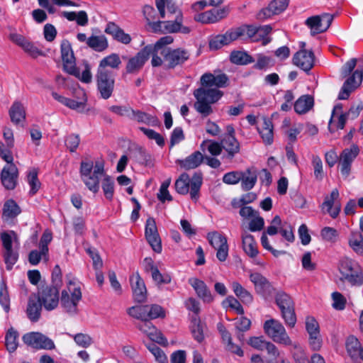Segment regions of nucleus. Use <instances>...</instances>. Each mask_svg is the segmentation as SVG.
Instances as JSON below:
<instances>
[{
	"instance_id": "obj_1",
	"label": "nucleus",
	"mask_w": 363,
	"mask_h": 363,
	"mask_svg": "<svg viewBox=\"0 0 363 363\" xmlns=\"http://www.w3.org/2000/svg\"><path fill=\"white\" fill-rule=\"evenodd\" d=\"M81 179L86 188L96 194L100 189V181L101 188L106 199L111 201L114 195V180L108 175L104 169V164L102 161L91 160L82 161L80 164Z\"/></svg>"
},
{
	"instance_id": "obj_2",
	"label": "nucleus",
	"mask_w": 363,
	"mask_h": 363,
	"mask_svg": "<svg viewBox=\"0 0 363 363\" xmlns=\"http://www.w3.org/2000/svg\"><path fill=\"white\" fill-rule=\"evenodd\" d=\"M203 177L201 172H195L190 179L186 173H183L175 182V189L179 194L185 195L189 192L191 199L196 201L199 198V191L202 185Z\"/></svg>"
},
{
	"instance_id": "obj_3",
	"label": "nucleus",
	"mask_w": 363,
	"mask_h": 363,
	"mask_svg": "<svg viewBox=\"0 0 363 363\" xmlns=\"http://www.w3.org/2000/svg\"><path fill=\"white\" fill-rule=\"evenodd\" d=\"M194 95L196 99L194 104L196 110L203 116H207L212 112L211 104L220 99L222 92L217 89L198 88Z\"/></svg>"
},
{
	"instance_id": "obj_4",
	"label": "nucleus",
	"mask_w": 363,
	"mask_h": 363,
	"mask_svg": "<svg viewBox=\"0 0 363 363\" xmlns=\"http://www.w3.org/2000/svg\"><path fill=\"white\" fill-rule=\"evenodd\" d=\"M82 297L80 286L69 281L66 289L62 291L60 304L65 312L70 315L77 313V306Z\"/></svg>"
},
{
	"instance_id": "obj_5",
	"label": "nucleus",
	"mask_w": 363,
	"mask_h": 363,
	"mask_svg": "<svg viewBox=\"0 0 363 363\" xmlns=\"http://www.w3.org/2000/svg\"><path fill=\"white\" fill-rule=\"evenodd\" d=\"M263 329L265 334L274 342L284 345H292L285 328L279 320L273 318L266 320Z\"/></svg>"
},
{
	"instance_id": "obj_6",
	"label": "nucleus",
	"mask_w": 363,
	"mask_h": 363,
	"mask_svg": "<svg viewBox=\"0 0 363 363\" xmlns=\"http://www.w3.org/2000/svg\"><path fill=\"white\" fill-rule=\"evenodd\" d=\"M339 270L342 279L350 284L361 285L363 282V275L359 265L354 261L345 258L340 261Z\"/></svg>"
},
{
	"instance_id": "obj_7",
	"label": "nucleus",
	"mask_w": 363,
	"mask_h": 363,
	"mask_svg": "<svg viewBox=\"0 0 363 363\" xmlns=\"http://www.w3.org/2000/svg\"><path fill=\"white\" fill-rule=\"evenodd\" d=\"M275 300L285 323L293 328L296 323V317L292 299L284 291H279L276 294Z\"/></svg>"
},
{
	"instance_id": "obj_8",
	"label": "nucleus",
	"mask_w": 363,
	"mask_h": 363,
	"mask_svg": "<svg viewBox=\"0 0 363 363\" xmlns=\"http://www.w3.org/2000/svg\"><path fill=\"white\" fill-rule=\"evenodd\" d=\"M23 342L35 350H51L55 348L52 340L38 332H30L23 335Z\"/></svg>"
},
{
	"instance_id": "obj_9",
	"label": "nucleus",
	"mask_w": 363,
	"mask_h": 363,
	"mask_svg": "<svg viewBox=\"0 0 363 363\" xmlns=\"http://www.w3.org/2000/svg\"><path fill=\"white\" fill-rule=\"evenodd\" d=\"M161 55L169 69H174L177 66L183 65L190 57L189 52L182 48L163 49L161 51Z\"/></svg>"
},
{
	"instance_id": "obj_10",
	"label": "nucleus",
	"mask_w": 363,
	"mask_h": 363,
	"mask_svg": "<svg viewBox=\"0 0 363 363\" xmlns=\"http://www.w3.org/2000/svg\"><path fill=\"white\" fill-rule=\"evenodd\" d=\"M96 79L101 97L104 99H109L113 91L115 84L113 72L97 71Z\"/></svg>"
},
{
	"instance_id": "obj_11",
	"label": "nucleus",
	"mask_w": 363,
	"mask_h": 363,
	"mask_svg": "<svg viewBox=\"0 0 363 363\" xmlns=\"http://www.w3.org/2000/svg\"><path fill=\"white\" fill-rule=\"evenodd\" d=\"M320 208L324 214H328L333 218H336L342 208L339 191L334 189L329 195H326Z\"/></svg>"
},
{
	"instance_id": "obj_12",
	"label": "nucleus",
	"mask_w": 363,
	"mask_h": 363,
	"mask_svg": "<svg viewBox=\"0 0 363 363\" xmlns=\"http://www.w3.org/2000/svg\"><path fill=\"white\" fill-rule=\"evenodd\" d=\"M359 153V148L355 144L352 145L349 148L344 149L340 153L339 157L340 172L344 177H349L352 164Z\"/></svg>"
},
{
	"instance_id": "obj_13",
	"label": "nucleus",
	"mask_w": 363,
	"mask_h": 363,
	"mask_svg": "<svg viewBox=\"0 0 363 363\" xmlns=\"http://www.w3.org/2000/svg\"><path fill=\"white\" fill-rule=\"evenodd\" d=\"M59 289L57 286H46L42 287L37 296L47 311L54 310L59 304Z\"/></svg>"
},
{
	"instance_id": "obj_14",
	"label": "nucleus",
	"mask_w": 363,
	"mask_h": 363,
	"mask_svg": "<svg viewBox=\"0 0 363 363\" xmlns=\"http://www.w3.org/2000/svg\"><path fill=\"white\" fill-rule=\"evenodd\" d=\"M333 20V15L323 13L320 16L308 18L306 21V24L311 29V35H315L326 31L330 26Z\"/></svg>"
},
{
	"instance_id": "obj_15",
	"label": "nucleus",
	"mask_w": 363,
	"mask_h": 363,
	"mask_svg": "<svg viewBox=\"0 0 363 363\" xmlns=\"http://www.w3.org/2000/svg\"><path fill=\"white\" fill-rule=\"evenodd\" d=\"M182 20V13L179 11L174 21H157L150 24V28L155 33L167 34L179 33V21Z\"/></svg>"
},
{
	"instance_id": "obj_16",
	"label": "nucleus",
	"mask_w": 363,
	"mask_h": 363,
	"mask_svg": "<svg viewBox=\"0 0 363 363\" xmlns=\"http://www.w3.org/2000/svg\"><path fill=\"white\" fill-rule=\"evenodd\" d=\"M145 238L152 250L157 253L162 251V244L157 232L155 220L153 218H148L145 228Z\"/></svg>"
},
{
	"instance_id": "obj_17",
	"label": "nucleus",
	"mask_w": 363,
	"mask_h": 363,
	"mask_svg": "<svg viewBox=\"0 0 363 363\" xmlns=\"http://www.w3.org/2000/svg\"><path fill=\"white\" fill-rule=\"evenodd\" d=\"M60 51L63 62V69L68 74H75V57L69 40L65 39L61 42Z\"/></svg>"
},
{
	"instance_id": "obj_18",
	"label": "nucleus",
	"mask_w": 363,
	"mask_h": 363,
	"mask_svg": "<svg viewBox=\"0 0 363 363\" xmlns=\"http://www.w3.org/2000/svg\"><path fill=\"white\" fill-rule=\"evenodd\" d=\"M362 79L363 71L359 69L354 71L345 82L339 93L338 99L340 100L347 99L350 93L361 84Z\"/></svg>"
},
{
	"instance_id": "obj_19",
	"label": "nucleus",
	"mask_w": 363,
	"mask_h": 363,
	"mask_svg": "<svg viewBox=\"0 0 363 363\" xmlns=\"http://www.w3.org/2000/svg\"><path fill=\"white\" fill-rule=\"evenodd\" d=\"M150 47H145L134 57H130L126 65V72L128 74L138 73L150 57Z\"/></svg>"
},
{
	"instance_id": "obj_20",
	"label": "nucleus",
	"mask_w": 363,
	"mask_h": 363,
	"mask_svg": "<svg viewBox=\"0 0 363 363\" xmlns=\"http://www.w3.org/2000/svg\"><path fill=\"white\" fill-rule=\"evenodd\" d=\"M314 61V53L305 49L298 51L293 57V63L305 72H308L313 68Z\"/></svg>"
},
{
	"instance_id": "obj_21",
	"label": "nucleus",
	"mask_w": 363,
	"mask_h": 363,
	"mask_svg": "<svg viewBox=\"0 0 363 363\" xmlns=\"http://www.w3.org/2000/svg\"><path fill=\"white\" fill-rule=\"evenodd\" d=\"M18 172L14 164H6L1 172L2 185L8 190H13L17 184Z\"/></svg>"
},
{
	"instance_id": "obj_22",
	"label": "nucleus",
	"mask_w": 363,
	"mask_h": 363,
	"mask_svg": "<svg viewBox=\"0 0 363 363\" xmlns=\"http://www.w3.org/2000/svg\"><path fill=\"white\" fill-rule=\"evenodd\" d=\"M130 283L134 300L138 303L145 301L147 298V289L144 281L142 279L138 272L130 277Z\"/></svg>"
},
{
	"instance_id": "obj_23",
	"label": "nucleus",
	"mask_w": 363,
	"mask_h": 363,
	"mask_svg": "<svg viewBox=\"0 0 363 363\" xmlns=\"http://www.w3.org/2000/svg\"><path fill=\"white\" fill-rule=\"evenodd\" d=\"M200 82L201 88L218 89V88L224 86L227 82V76L225 74L215 75L207 72L201 77Z\"/></svg>"
},
{
	"instance_id": "obj_24",
	"label": "nucleus",
	"mask_w": 363,
	"mask_h": 363,
	"mask_svg": "<svg viewBox=\"0 0 363 363\" xmlns=\"http://www.w3.org/2000/svg\"><path fill=\"white\" fill-rule=\"evenodd\" d=\"M347 118H349L346 113H342V105L341 104L335 105L333 108L332 116L329 121V130L330 132H334L335 129H343Z\"/></svg>"
},
{
	"instance_id": "obj_25",
	"label": "nucleus",
	"mask_w": 363,
	"mask_h": 363,
	"mask_svg": "<svg viewBox=\"0 0 363 363\" xmlns=\"http://www.w3.org/2000/svg\"><path fill=\"white\" fill-rule=\"evenodd\" d=\"M137 328L142 333L147 335L149 338L153 342L159 344H165L167 342L166 338L153 325L150 320H143L137 325Z\"/></svg>"
},
{
	"instance_id": "obj_26",
	"label": "nucleus",
	"mask_w": 363,
	"mask_h": 363,
	"mask_svg": "<svg viewBox=\"0 0 363 363\" xmlns=\"http://www.w3.org/2000/svg\"><path fill=\"white\" fill-rule=\"evenodd\" d=\"M104 32L111 35L113 40L125 45L129 44L132 40L129 34L125 33L121 28L112 21L106 24Z\"/></svg>"
},
{
	"instance_id": "obj_27",
	"label": "nucleus",
	"mask_w": 363,
	"mask_h": 363,
	"mask_svg": "<svg viewBox=\"0 0 363 363\" xmlns=\"http://www.w3.org/2000/svg\"><path fill=\"white\" fill-rule=\"evenodd\" d=\"M226 16L225 9H213L211 10L205 11L203 13L198 14L195 17V20L202 23H214L225 18Z\"/></svg>"
},
{
	"instance_id": "obj_28",
	"label": "nucleus",
	"mask_w": 363,
	"mask_h": 363,
	"mask_svg": "<svg viewBox=\"0 0 363 363\" xmlns=\"http://www.w3.org/2000/svg\"><path fill=\"white\" fill-rule=\"evenodd\" d=\"M21 213V209L13 199L5 201L2 208V220L6 223H13Z\"/></svg>"
},
{
	"instance_id": "obj_29",
	"label": "nucleus",
	"mask_w": 363,
	"mask_h": 363,
	"mask_svg": "<svg viewBox=\"0 0 363 363\" xmlns=\"http://www.w3.org/2000/svg\"><path fill=\"white\" fill-rule=\"evenodd\" d=\"M42 306L41 301L37 296H30L28 299L26 313L28 318L32 322H37L41 314Z\"/></svg>"
},
{
	"instance_id": "obj_30",
	"label": "nucleus",
	"mask_w": 363,
	"mask_h": 363,
	"mask_svg": "<svg viewBox=\"0 0 363 363\" xmlns=\"http://www.w3.org/2000/svg\"><path fill=\"white\" fill-rule=\"evenodd\" d=\"M250 281L254 284L255 290L262 296L269 294L272 289L270 283L261 274L255 272L250 276Z\"/></svg>"
},
{
	"instance_id": "obj_31",
	"label": "nucleus",
	"mask_w": 363,
	"mask_h": 363,
	"mask_svg": "<svg viewBox=\"0 0 363 363\" xmlns=\"http://www.w3.org/2000/svg\"><path fill=\"white\" fill-rule=\"evenodd\" d=\"M189 283L194 288L198 296L204 302L209 303L213 300L211 291L203 281L197 278H191L189 279Z\"/></svg>"
},
{
	"instance_id": "obj_32",
	"label": "nucleus",
	"mask_w": 363,
	"mask_h": 363,
	"mask_svg": "<svg viewBox=\"0 0 363 363\" xmlns=\"http://www.w3.org/2000/svg\"><path fill=\"white\" fill-rule=\"evenodd\" d=\"M52 96L56 101L72 110L82 111L85 108L86 101V99H83L82 101H77L74 99L63 96L55 91L52 93Z\"/></svg>"
},
{
	"instance_id": "obj_33",
	"label": "nucleus",
	"mask_w": 363,
	"mask_h": 363,
	"mask_svg": "<svg viewBox=\"0 0 363 363\" xmlns=\"http://www.w3.org/2000/svg\"><path fill=\"white\" fill-rule=\"evenodd\" d=\"M204 160V156L200 151H195L185 159L179 161L180 166L186 169L198 167Z\"/></svg>"
},
{
	"instance_id": "obj_34",
	"label": "nucleus",
	"mask_w": 363,
	"mask_h": 363,
	"mask_svg": "<svg viewBox=\"0 0 363 363\" xmlns=\"http://www.w3.org/2000/svg\"><path fill=\"white\" fill-rule=\"evenodd\" d=\"M345 346L347 352L351 359L357 360L359 358L363 347H362L359 340L356 337L349 336L346 340Z\"/></svg>"
},
{
	"instance_id": "obj_35",
	"label": "nucleus",
	"mask_w": 363,
	"mask_h": 363,
	"mask_svg": "<svg viewBox=\"0 0 363 363\" xmlns=\"http://www.w3.org/2000/svg\"><path fill=\"white\" fill-rule=\"evenodd\" d=\"M121 64V60L120 59L119 55L116 53H112L104 57L100 61L97 71L112 72L111 71L107 69V67H109L112 69H118Z\"/></svg>"
},
{
	"instance_id": "obj_36",
	"label": "nucleus",
	"mask_w": 363,
	"mask_h": 363,
	"mask_svg": "<svg viewBox=\"0 0 363 363\" xmlns=\"http://www.w3.org/2000/svg\"><path fill=\"white\" fill-rule=\"evenodd\" d=\"M87 45L96 52H103L108 48V42L104 35H92L87 39Z\"/></svg>"
},
{
	"instance_id": "obj_37",
	"label": "nucleus",
	"mask_w": 363,
	"mask_h": 363,
	"mask_svg": "<svg viewBox=\"0 0 363 363\" xmlns=\"http://www.w3.org/2000/svg\"><path fill=\"white\" fill-rule=\"evenodd\" d=\"M273 129L274 127L272 121L267 118H264L262 125L258 128V131L266 145H271L273 143Z\"/></svg>"
},
{
	"instance_id": "obj_38",
	"label": "nucleus",
	"mask_w": 363,
	"mask_h": 363,
	"mask_svg": "<svg viewBox=\"0 0 363 363\" xmlns=\"http://www.w3.org/2000/svg\"><path fill=\"white\" fill-rule=\"evenodd\" d=\"M11 121L16 125H18L26 118V111L23 104L19 101H15L9 109Z\"/></svg>"
},
{
	"instance_id": "obj_39",
	"label": "nucleus",
	"mask_w": 363,
	"mask_h": 363,
	"mask_svg": "<svg viewBox=\"0 0 363 363\" xmlns=\"http://www.w3.org/2000/svg\"><path fill=\"white\" fill-rule=\"evenodd\" d=\"M61 16L69 21H76L77 24L80 26H85L88 24L89 17L85 11H63Z\"/></svg>"
},
{
	"instance_id": "obj_40",
	"label": "nucleus",
	"mask_w": 363,
	"mask_h": 363,
	"mask_svg": "<svg viewBox=\"0 0 363 363\" xmlns=\"http://www.w3.org/2000/svg\"><path fill=\"white\" fill-rule=\"evenodd\" d=\"M313 98L310 95H303L294 103V110L298 114H303L313 106Z\"/></svg>"
},
{
	"instance_id": "obj_41",
	"label": "nucleus",
	"mask_w": 363,
	"mask_h": 363,
	"mask_svg": "<svg viewBox=\"0 0 363 363\" xmlns=\"http://www.w3.org/2000/svg\"><path fill=\"white\" fill-rule=\"evenodd\" d=\"M257 180V170L254 168L247 169L245 173L242 172L241 178V187L244 191L252 189Z\"/></svg>"
},
{
	"instance_id": "obj_42",
	"label": "nucleus",
	"mask_w": 363,
	"mask_h": 363,
	"mask_svg": "<svg viewBox=\"0 0 363 363\" xmlns=\"http://www.w3.org/2000/svg\"><path fill=\"white\" fill-rule=\"evenodd\" d=\"M242 247L245 253L250 257L257 256L259 253L257 244L252 235L248 233L242 235Z\"/></svg>"
},
{
	"instance_id": "obj_43",
	"label": "nucleus",
	"mask_w": 363,
	"mask_h": 363,
	"mask_svg": "<svg viewBox=\"0 0 363 363\" xmlns=\"http://www.w3.org/2000/svg\"><path fill=\"white\" fill-rule=\"evenodd\" d=\"M206 325L201 322L199 318L194 315L191 319L190 329L195 340L201 342L204 340V328Z\"/></svg>"
},
{
	"instance_id": "obj_44",
	"label": "nucleus",
	"mask_w": 363,
	"mask_h": 363,
	"mask_svg": "<svg viewBox=\"0 0 363 363\" xmlns=\"http://www.w3.org/2000/svg\"><path fill=\"white\" fill-rule=\"evenodd\" d=\"M231 287L235 295L244 304H249L252 302L253 297L252 294L238 282H233Z\"/></svg>"
},
{
	"instance_id": "obj_45",
	"label": "nucleus",
	"mask_w": 363,
	"mask_h": 363,
	"mask_svg": "<svg viewBox=\"0 0 363 363\" xmlns=\"http://www.w3.org/2000/svg\"><path fill=\"white\" fill-rule=\"evenodd\" d=\"M240 150V144L235 137V130L228 125V162Z\"/></svg>"
},
{
	"instance_id": "obj_46",
	"label": "nucleus",
	"mask_w": 363,
	"mask_h": 363,
	"mask_svg": "<svg viewBox=\"0 0 363 363\" xmlns=\"http://www.w3.org/2000/svg\"><path fill=\"white\" fill-rule=\"evenodd\" d=\"M200 148L203 152L208 151L211 155L218 156L222 152L223 145L222 143L205 140L201 143Z\"/></svg>"
},
{
	"instance_id": "obj_47",
	"label": "nucleus",
	"mask_w": 363,
	"mask_h": 363,
	"mask_svg": "<svg viewBox=\"0 0 363 363\" xmlns=\"http://www.w3.org/2000/svg\"><path fill=\"white\" fill-rule=\"evenodd\" d=\"M128 313L131 317L138 320H149L148 305H137L128 309Z\"/></svg>"
},
{
	"instance_id": "obj_48",
	"label": "nucleus",
	"mask_w": 363,
	"mask_h": 363,
	"mask_svg": "<svg viewBox=\"0 0 363 363\" xmlns=\"http://www.w3.org/2000/svg\"><path fill=\"white\" fill-rule=\"evenodd\" d=\"M27 182L30 186L29 194L35 195L40 188L41 184L38 178V170L35 168L30 169L27 173Z\"/></svg>"
},
{
	"instance_id": "obj_49",
	"label": "nucleus",
	"mask_w": 363,
	"mask_h": 363,
	"mask_svg": "<svg viewBox=\"0 0 363 363\" xmlns=\"http://www.w3.org/2000/svg\"><path fill=\"white\" fill-rule=\"evenodd\" d=\"M230 61L236 65H245L254 62V59L245 51L235 50L230 53Z\"/></svg>"
},
{
	"instance_id": "obj_50",
	"label": "nucleus",
	"mask_w": 363,
	"mask_h": 363,
	"mask_svg": "<svg viewBox=\"0 0 363 363\" xmlns=\"http://www.w3.org/2000/svg\"><path fill=\"white\" fill-rule=\"evenodd\" d=\"M18 333L13 328H11L6 332L5 336V342L7 350L9 352H13L16 350L18 345Z\"/></svg>"
},
{
	"instance_id": "obj_51",
	"label": "nucleus",
	"mask_w": 363,
	"mask_h": 363,
	"mask_svg": "<svg viewBox=\"0 0 363 363\" xmlns=\"http://www.w3.org/2000/svg\"><path fill=\"white\" fill-rule=\"evenodd\" d=\"M311 164L313 168V174L315 179L318 181L323 180L325 174L321 158L318 155H313L311 156Z\"/></svg>"
},
{
	"instance_id": "obj_52",
	"label": "nucleus",
	"mask_w": 363,
	"mask_h": 363,
	"mask_svg": "<svg viewBox=\"0 0 363 363\" xmlns=\"http://www.w3.org/2000/svg\"><path fill=\"white\" fill-rule=\"evenodd\" d=\"M349 245L356 253L363 255V236L361 233H352L349 240Z\"/></svg>"
},
{
	"instance_id": "obj_53",
	"label": "nucleus",
	"mask_w": 363,
	"mask_h": 363,
	"mask_svg": "<svg viewBox=\"0 0 363 363\" xmlns=\"http://www.w3.org/2000/svg\"><path fill=\"white\" fill-rule=\"evenodd\" d=\"M174 41V38L171 35H165L164 37L160 38L155 45H147L145 47H150L151 50L150 54L153 52H160L163 49H169V48H166L165 46L170 45Z\"/></svg>"
},
{
	"instance_id": "obj_54",
	"label": "nucleus",
	"mask_w": 363,
	"mask_h": 363,
	"mask_svg": "<svg viewBox=\"0 0 363 363\" xmlns=\"http://www.w3.org/2000/svg\"><path fill=\"white\" fill-rule=\"evenodd\" d=\"M84 65V69L82 70V72H80L79 68H78L75 66L76 73L70 74L78 78L83 83L89 84L92 81V74L91 72V67L87 62H85Z\"/></svg>"
},
{
	"instance_id": "obj_55",
	"label": "nucleus",
	"mask_w": 363,
	"mask_h": 363,
	"mask_svg": "<svg viewBox=\"0 0 363 363\" xmlns=\"http://www.w3.org/2000/svg\"><path fill=\"white\" fill-rule=\"evenodd\" d=\"M0 304L6 312L9 311L10 308V298L6 283L4 278L1 279L0 282Z\"/></svg>"
},
{
	"instance_id": "obj_56",
	"label": "nucleus",
	"mask_w": 363,
	"mask_h": 363,
	"mask_svg": "<svg viewBox=\"0 0 363 363\" xmlns=\"http://www.w3.org/2000/svg\"><path fill=\"white\" fill-rule=\"evenodd\" d=\"M3 257L6 269L10 271L18 259V252L13 248L4 250Z\"/></svg>"
},
{
	"instance_id": "obj_57",
	"label": "nucleus",
	"mask_w": 363,
	"mask_h": 363,
	"mask_svg": "<svg viewBox=\"0 0 363 363\" xmlns=\"http://www.w3.org/2000/svg\"><path fill=\"white\" fill-rule=\"evenodd\" d=\"M208 240L215 249L227 245L226 238L217 232L209 233L208 234Z\"/></svg>"
},
{
	"instance_id": "obj_58",
	"label": "nucleus",
	"mask_w": 363,
	"mask_h": 363,
	"mask_svg": "<svg viewBox=\"0 0 363 363\" xmlns=\"http://www.w3.org/2000/svg\"><path fill=\"white\" fill-rule=\"evenodd\" d=\"M67 335L74 339L78 346L84 348L89 347L93 342L92 338L87 334L77 333L76 335H72L67 333Z\"/></svg>"
},
{
	"instance_id": "obj_59",
	"label": "nucleus",
	"mask_w": 363,
	"mask_h": 363,
	"mask_svg": "<svg viewBox=\"0 0 363 363\" xmlns=\"http://www.w3.org/2000/svg\"><path fill=\"white\" fill-rule=\"evenodd\" d=\"M331 298L333 301L332 306L334 309L342 311L345 308L347 299L341 293L335 291L331 294Z\"/></svg>"
},
{
	"instance_id": "obj_60",
	"label": "nucleus",
	"mask_w": 363,
	"mask_h": 363,
	"mask_svg": "<svg viewBox=\"0 0 363 363\" xmlns=\"http://www.w3.org/2000/svg\"><path fill=\"white\" fill-rule=\"evenodd\" d=\"M43 259L45 262L49 260V255L43 254L40 250L39 251L37 250H33L29 252L28 255V261L30 264L33 266L38 265L41 259Z\"/></svg>"
},
{
	"instance_id": "obj_61",
	"label": "nucleus",
	"mask_w": 363,
	"mask_h": 363,
	"mask_svg": "<svg viewBox=\"0 0 363 363\" xmlns=\"http://www.w3.org/2000/svg\"><path fill=\"white\" fill-rule=\"evenodd\" d=\"M140 130L150 139L154 140L156 143L162 147L164 145V138L155 130L144 127H140Z\"/></svg>"
},
{
	"instance_id": "obj_62",
	"label": "nucleus",
	"mask_w": 363,
	"mask_h": 363,
	"mask_svg": "<svg viewBox=\"0 0 363 363\" xmlns=\"http://www.w3.org/2000/svg\"><path fill=\"white\" fill-rule=\"evenodd\" d=\"M147 348L149 351L154 355L158 363H165L167 360V356L162 350L155 343H150Z\"/></svg>"
},
{
	"instance_id": "obj_63",
	"label": "nucleus",
	"mask_w": 363,
	"mask_h": 363,
	"mask_svg": "<svg viewBox=\"0 0 363 363\" xmlns=\"http://www.w3.org/2000/svg\"><path fill=\"white\" fill-rule=\"evenodd\" d=\"M80 143L79 135L72 133L66 136L65 140V146L71 152H74Z\"/></svg>"
},
{
	"instance_id": "obj_64",
	"label": "nucleus",
	"mask_w": 363,
	"mask_h": 363,
	"mask_svg": "<svg viewBox=\"0 0 363 363\" xmlns=\"http://www.w3.org/2000/svg\"><path fill=\"white\" fill-rule=\"evenodd\" d=\"M52 235L50 231L45 230L43 233L38 244V247L39 250H41L43 254L46 255L49 253L48 245L52 241Z\"/></svg>"
}]
</instances>
